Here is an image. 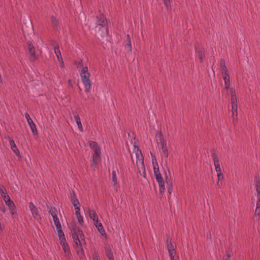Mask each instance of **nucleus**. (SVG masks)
Segmentation results:
<instances>
[{
    "mask_svg": "<svg viewBox=\"0 0 260 260\" xmlns=\"http://www.w3.org/2000/svg\"><path fill=\"white\" fill-rule=\"evenodd\" d=\"M54 52L56 54V56L57 58L58 61L60 64V67L61 68H63L64 64H63V59L61 57V53H60V51L59 50L58 47H55L54 48Z\"/></svg>",
    "mask_w": 260,
    "mask_h": 260,
    "instance_id": "14",
    "label": "nucleus"
},
{
    "mask_svg": "<svg viewBox=\"0 0 260 260\" xmlns=\"http://www.w3.org/2000/svg\"><path fill=\"white\" fill-rule=\"evenodd\" d=\"M0 193L1 194V197L4 199V197H8L9 195L7 194L6 190L3 187H1L0 188Z\"/></svg>",
    "mask_w": 260,
    "mask_h": 260,
    "instance_id": "26",
    "label": "nucleus"
},
{
    "mask_svg": "<svg viewBox=\"0 0 260 260\" xmlns=\"http://www.w3.org/2000/svg\"><path fill=\"white\" fill-rule=\"evenodd\" d=\"M49 213L53 218V220L56 229H58L61 228V224L60 223L59 220L57 216V212L56 210L54 208H51L49 211Z\"/></svg>",
    "mask_w": 260,
    "mask_h": 260,
    "instance_id": "9",
    "label": "nucleus"
},
{
    "mask_svg": "<svg viewBox=\"0 0 260 260\" xmlns=\"http://www.w3.org/2000/svg\"><path fill=\"white\" fill-rule=\"evenodd\" d=\"M71 200H72V202H73V201H75V200H78L75 195L73 194H71Z\"/></svg>",
    "mask_w": 260,
    "mask_h": 260,
    "instance_id": "40",
    "label": "nucleus"
},
{
    "mask_svg": "<svg viewBox=\"0 0 260 260\" xmlns=\"http://www.w3.org/2000/svg\"><path fill=\"white\" fill-rule=\"evenodd\" d=\"M72 203L75 208H76V207H80L79 202L78 200H75Z\"/></svg>",
    "mask_w": 260,
    "mask_h": 260,
    "instance_id": "36",
    "label": "nucleus"
},
{
    "mask_svg": "<svg viewBox=\"0 0 260 260\" xmlns=\"http://www.w3.org/2000/svg\"><path fill=\"white\" fill-rule=\"evenodd\" d=\"M218 180L219 181L221 179V178H222V175L218 173Z\"/></svg>",
    "mask_w": 260,
    "mask_h": 260,
    "instance_id": "42",
    "label": "nucleus"
},
{
    "mask_svg": "<svg viewBox=\"0 0 260 260\" xmlns=\"http://www.w3.org/2000/svg\"><path fill=\"white\" fill-rule=\"evenodd\" d=\"M89 146L93 151L91 158V167L94 169L101 161V149L98 144L94 141H89Z\"/></svg>",
    "mask_w": 260,
    "mask_h": 260,
    "instance_id": "2",
    "label": "nucleus"
},
{
    "mask_svg": "<svg viewBox=\"0 0 260 260\" xmlns=\"http://www.w3.org/2000/svg\"><path fill=\"white\" fill-rule=\"evenodd\" d=\"M93 260H100V258L98 255V254L95 253L93 256Z\"/></svg>",
    "mask_w": 260,
    "mask_h": 260,
    "instance_id": "37",
    "label": "nucleus"
},
{
    "mask_svg": "<svg viewBox=\"0 0 260 260\" xmlns=\"http://www.w3.org/2000/svg\"><path fill=\"white\" fill-rule=\"evenodd\" d=\"M112 183L114 189L117 190L119 188V185L117 184L116 172L115 171H113L112 173Z\"/></svg>",
    "mask_w": 260,
    "mask_h": 260,
    "instance_id": "16",
    "label": "nucleus"
},
{
    "mask_svg": "<svg viewBox=\"0 0 260 260\" xmlns=\"http://www.w3.org/2000/svg\"><path fill=\"white\" fill-rule=\"evenodd\" d=\"M9 144L11 147V150L17 156H20V152L18 149L17 148V146L13 140L10 139L9 140Z\"/></svg>",
    "mask_w": 260,
    "mask_h": 260,
    "instance_id": "15",
    "label": "nucleus"
},
{
    "mask_svg": "<svg viewBox=\"0 0 260 260\" xmlns=\"http://www.w3.org/2000/svg\"><path fill=\"white\" fill-rule=\"evenodd\" d=\"M25 117L26 119L27 122L31 130L32 134L34 135H37L38 134V131L35 124L34 123L33 121L32 120L28 113L25 114Z\"/></svg>",
    "mask_w": 260,
    "mask_h": 260,
    "instance_id": "11",
    "label": "nucleus"
},
{
    "mask_svg": "<svg viewBox=\"0 0 260 260\" xmlns=\"http://www.w3.org/2000/svg\"><path fill=\"white\" fill-rule=\"evenodd\" d=\"M3 227L1 224V222H0V233L3 231Z\"/></svg>",
    "mask_w": 260,
    "mask_h": 260,
    "instance_id": "43",
    "label": "nucleus"
},
{
    "mask_svg": "<svg viewBox=\"0 0 260 260\" xmlns=\"http://www.w3.org/2000/svg\"><path fill=\"white\" fill-rule=\"evenodd\" d=\"M90 76L87 67H83L80 72V77L84 84L85 91L87 93L90 92L91 88Z\"/></svg>",
    "mask_w": 260,
    "mask_h": 260,
    "instance_id": "5",
    "label": "nucleus"
},
{
    "mask_svg": "<svg viewBox=\"0 0 260 260\" xmlns=\"http://www.w3.org/2000/svg\"><path fill=\"white\" fill-rule=\"evenodd\" d=\"M75 119L76 120V122L78 125V127L79 129L81 132H82L83 131V127L82 126V124H81V122L80 118L79 116L78 115H75Z\"/></svg>",
    "mask_w": 260,
    "mask_h": 260,
    "instance_id": "24",
    "label": "nucleus"
},
{
    "mask_svg": "<svg viewBox=\"0 0 260 260\" xmlns=\"http://www.w3.org/2000/svg\"><path fill=\"white\" fill-rule=\"evenodd\" d=\"M6 205L8 207L9 211L12 215H13L15 214H16V206L12 201H11L9 203H8V204H7Z\"/></svg>",
    "mask_w": 260,
    "mask_h": 260,
    "instance_id": "19",
    "label": "nucleus"
},
{
    "mask_svg": "<svg viewBox=\"0 0 260 260\" xmlns=\"http://www.w3.org/2000/svg\"><path fill=\"white\" fill-rule=\"evenodd\" d=\"M56 230H57V234H58L59 239L60 238H64V233L61 230V228H60L58 229H56Z\"/></svg>",
    "mask_w": 260,
    "mask_h": 260,
    "instance_id": "28",
    "label": "nucleus"
},
{
    "mask_svg": "<svg viewBox=\"0 0 260 260\" xmlns=\"http://www.w3.org/2000/svg\"><path fill=\"white\" fill-rule=\"evenodd\" d=\"M200 59H201V61H202L203 60V56L202 53L201 54Z\"/></svg>",
    "mask_w": 260,
    "mask_h": 260,
    "instance_id": "44",
    "label": "nucleus"
},
{
    "mask_svg": "<svg viewBox=\"0 0 260 260\" xmlns=\"http://www.w3.org/2000/svg\"><path fill=\"white\" fill-rule=\"evenodd\" d=\"M167 189H168V192L170 194H171V192H172V184H171V182H167Z\"/></svg>",
    "mask_w": 260,
    "mask_h": 260,
    "instance_id": "31",
    "label": "nucleus"
},
{
    "mask_svg": "<svg viewBox=\"0 0 260 260\" xmlns=\"http://www.w3.org/2000/svg\"><path fill=\"white\" fill-rule=\"evenodd\" d=\"M164 5L166 6V9L169 10L171 8V0H163Z\"/></svg>",
    "mask_w": 260,
    "mask_h": 260,
    "instance_id": "25",
    "label": "nucleus"
},
{
    "mask_svg": "<svg viewBox=\"0 0 260 260\" xmlns=\"http://www.w3.org/2000/svg\"><path fill=\"white\" fill-rule=\"evenodd\" d=\"M217 185H218V187H220V184L219 182L217 183Z\"/></svg>",
    "mask_w": 260,
    "mask_h": 260,
    "instance_id": "45",
    "label": "nucleus"
},
{
    "mask_svg": "<svg viewBox=\"0 0 260 260\" xmlns=\"http://www.w3.org/2000/svg\"><path fill=\"white\" fill-rule=\"evenodd\" d=\"M0 210L3 212V213H5L6 211V208L4 207V206H1V208H0Z\"/></svg>",
    "mask_w": 260,
    "mask_h": 260,
    "instance_id": "41",
    "label": "nucleus"
},
{
    "mask_svg": "<svg viewBox=\"0 0 260 260\" xmlns=\"http://www.w3.org/2000/svg\"><path fill=\"white\" fill-rule=\"evenodd\" d=\"M97 25L95 26V31L102 38H104L108 34V29L106 25V19L104 16H100L98 18Z\"/></svg>",
    "mask_w": 260,
    "mask_h": 260,
    "instance_id": "4",
    "label": "nucleus"
},
{
    "mask_svg": "<svg viewBox=\"0 0 260 260\" xmlns=\"http://www.w3.org/2000/svg\"><path fill=\"white\" fill-rule=\"evenodd\" d=\"M71 233L77 252L82 256L83 255V246L85 244L84 235L82 231L77 228H73Z\"/></svg>",
    "mask_w": 260,
    "mask_h": 260,
    "instance_id": "1",
    "label": "nucleus"
},
{
    "mask_svg": "<svg viewBox=\"0 0 260 260\" xmlns=\"http://www.w3.org/2000/svg\"><path fill=\"white\" fill-rule=\"evenodd\" d=\"M133 152L135 153L136 158V166L139 174L144 177L146 176L145 169L144 165L143 157L141 151L136 146H134Z\"/></svg>",
    "mask_w": 260,
    "mask_h": 260,
    "instance_id": "3",
    "label": "nucleus"
},
{
    "mask_svg": "<svg viewBox=\"0 0 260 260\" xmlns=\"http://www.w3.org/2000/svg\"><path fill=\"white\" fill-rule=\"evenodd\" d=\"M75 209V215L76 216L80 215V207H76Z\"/></svg>",
    "mask_w": 260,
    "mask_h": 260,
    "instance_id": "33",
    "label": "nucleus"
},
{
    "mask_svg": "<svg viewBox=\"0 0 260 260\" xmlns=\"http://www.w3.org/2000/svg\"><path fill=\"white\" fill-rule=\"evenodd\" d=\"M59 239L60 244L61 245V246H63L64 245L67 244V243L66 242V240L65 237H64V238H60Z\"/></svg>",
    "mask_w": 260,
    "mask_h": 260,
    "instance_id": "30",
    "label": "nucleus"
},
{
    "mask_svg": "<svg viewBox=\"0 0 260 260\" xmlns=\"http://www.w3.org/2000/svg\"><path fill=\"white\" fill-rule=\"evenodd\" d=\"M3 200L5 202L6 205L12 201L9 196L8 197H4Z\"/></svg>",
    "mask_w": 260,
    "mask_h": 260,
    "instance_id": "32",
    "label": "nucleus"
},
{
    "mask_svg": "<svg viewBox=\"0 0 260 260\" xmlns=\"http://www.w3.org/2000/svg\"><path fill=\"white\" fill-rule=\"evenodd\" d=\"M231 96L232 111L233 113V122L237 123L238 121V102L236 95L235 90L233 88L230 89Z\"/></svg>",
    "mask_w": 260,
    "mask_h": 260,
    "instance_id": "7",
    "label": "nucleus"
},
{
    "mask_svg": "<svg viewBox=\"0 0 260 260\" xmlns=\"http://www.w3.org/2000/svg\"><path fill=\"white\" fill-rule=\"evenodd\" d=\"M108 257L109 258V260H114L113 255L111 253L108 254Z\"/></svg>",
    "mask_w": 260,
    "mask_h": 260,
    "instance_id": "39",
    "label": "nucleus"
},
{
    "mask_svg": "<svg viewBox=\"0 0 260 260\" xmlns=\"http://www.w3.org/2000/svg\"><path fill=\"white\" fill-rule=\"evenodd\" d=\"M62 247L64 253V256L68 258L71 253L69 246L68 244H66L62 246Z\"/></svg>",
    "mask_w": 260,
    "mask_h": 260,
    "instance_id": "23",
    "label": "nucleus"
},
{
    "mask_svg": "<svg viewBox=\"0 0 260 260\" xmlns=\"http://www.w3.org/2000/svg\"><path fill=\"white\" fill-rule=\"evenodd\" d=\"M28 50L29 51L30 56L34 58H35V49L30 42H28L27 44Z\"/></svg>",
    "mask_w": 260,
    "mask_h": 260,
    "instance_id": "22",
    "label": "nucleus"
},
{
    "mask_svg": "<svg viewBox=\"0 0 260 260\" xmlns=\"http://www.w3.org/2000/svg\"><path fill=\"white\" fill-rule=\"evenodd\" d=\"M152 165L155 178L159 184V191L160 193H162L165 190V187L163 179L159 173L158 165L155 158L152 159Z\"/></svg>",
    "mask_w": 260,
    "mask_h": 260,
    "instance_id": "6",
    "label": "nucleus"
},
{
    "mask_svg": "<svg viewBox=\"0 0 260 260\" xmlns=\"http://www.w3.org/2000/svg\"><path fill=\"white\" fill-rule=\"evenodd\" d=\"M28 208L31 211L33 217L36 220H39L41 218L40 215L39 213L38 209L32 203L30 202L29 203Z\"/></svg>",
    "mask_w": 260,
    "mask_h": 260,
    "instance_id": "10",
    "label": "nucleus"
},
{
    "mask_svg": "<svg viewBox=\"0 0 260 260\" xmlns=\"http://www.w3.org/2000/svg\"><path fill=\"white\" fill-rule=\"evenodd\" d=\"M170 257L171 260H179L178 255H176L174 256H172V255H171V257Z\"/></svg>",
    "mask_w": 260,
    "mask_h": 260,
    "instance_id": "38",
    "label": "nucleus"
},
{
    "mask_svg": "<svg viewBox=\"0 0 260 260\" xmlns=\"http://www.w3.org/2000/svg\"><path fill=\"white\" fill-rule=\"evenodd\" d=\"M162 153H163L164 156L166 158H167L168 157V155H169L168 154V148L163 149V150H162Z\"/></svg>",
    "mask_w": 260,
    "mask_h": 260,
    "instance_id": "34",
    "label": "nucleus"
},
{
    "mask_svg": "<svg viewBox=\"0 0 260 260\" xmlns=\"http://www.w3.org/2000/svg\"><path fill=\"white\" fill-rule=\"evenodd\" d=\"M156 137L157 141H159L160 144L161 149L163 150L167 149V143L166 141L164 140L161 134L160 133H157L156 134Z\"/></svg>",
    "mask_w": 260,
    "mask_h": 260,
    "instance_id": "13",
    "label": "nucleus"
},
{
    "mask_svg": "<svg viewBox=\"0 0 260 260\" xmlns=\"http://www.w3.org/2000/svg\"><path fill=\"white\" fill-rule=\"evenodd\" d=\"M167 249L170 257H171V255H172V256L177 255L176 253V250L174 246L171 241L168 244Z\"/></svg>",
    "mask_w": 260,
    "mask_h": 260,
    "instance_id": "17",
    "label": "nucleus"
},
{
    "mask_svg": "<svg viewBox=\"0 0 260 260\" xmlns=\"http://www.w3.org/2000/svg\"><path fill=\"white\" fill-rule=\"evenodd\" d=\"M51 22L53 26H57L58 25V21L54 17L52 16L51 18Z\"/></svg>",
    "mask_w": 260,
    "mask_h": 260,
    "instance_id": "29",
    "label": "nucleus"
},
{
    "mask_svg": "<svg viewBox=\"0 0 260 260\" xmlns=\"http://www.w3.org/2000/svg\"><path fill=\"white\" fill-rule=\"evenodd\" d=\"M125 48L127 51L131 52V51H132L131 42L130 37L128 35H127L126 36V43L125 45Z\"/></svg>",
    "mask_w": 260,
    "mask_h": 260,
    "instance_id": "21",
    "label": "nucleus"
},
{
    "mask_svg": "<svg viewBox=\"0 0 260 260\" xmlns=\"http://www.w3.org/2000/svg\"><path fill=\"white\" fill-rule=\"evenodd\" d=\"M76 217H77V218L78 219L79 223L81 224H82V223L83 222V217H82V216L80 215H79Z\"/></svg>",
    "mask_w": 260,
    "mask_h": 260,
    "instance_id": "35",
    "label": "nucleus"
},
{
    "mask_svg": "<svg viewBox=\"0 0 260 260\" xmlns=\"http://www.w3.org/2000/svg\"><path fill=\"white\" fill-rule=\"evenodd\" d=\"M93 223L100 234L102 235H104L105 234V231L104 229L102 224L99 220L95 221V222Z\"/></svg>",
    "mask_w": 260,
    "mask_h": 260,
    "instance_id": "18",
    "label": "nucleus"
},
{
    "mask_svg": "<svg viewBox=\"0 0 260 260\" xmlns=\"http://www.w3.org/2000/svg\"><path fill=\"white\" fill-rule=\"evenodd\" d=\"M224 260H226V259H225Z\"/></svg>",
    "mask_w": 260,
    "mask_h": 260,
    "instance_id": "46",
    "label": "nucleus"
},
{
    "mask_svg": "<svg viewBox=\"0 0 260 260\" xmlns=\"http://www.w3.org/2000/svg\"><path fill=\"white\" fill-rule=\"evenodd\" d=\"M88 214L89 217L93 220V222H95V221L98 220V216L96 215L95 211L94 210L89 209Z\"/></svg>",
    "mask_w": 260,
    "mask_h": 260,
    "instance_id": "20",
    "label": "nucleus"
},
{
    "mask_svg": "<svg viewBox=\"0 0 260 260\" xmlns=\"http://www.w3.org/2000/svg\"><path fill=\"white\" fill-rule=\"evenodd\" d=\"M220 66H221V71H222L223 78V79L224 80V82H225V88H228V81H227L226 78H227L228 74H227L226 67L225 66V62L224 60L221 61Z\"/></svg>",
    "mask_w": 260,
    "mask_h": 260,
    "instance_id": "12",
    "label": "nucleus"
},
{
    "mask_svg": "<svg viewBox=\"0 0 260 260\" xmlns=\"http://www.w3.org/2000/svg\"><path fill=\"white\" fill-rule=\"evenodd\" d=\"M255 189L257 193V201L256 203V207L255 209V214L258 216L260 215V183L257 182L255 184Z\"/></svg>",
    "mask_w": 260,
    "mask_h": 260,
    "instance_id": "8",
    "label": "nucleus"
},
{
    "mask_svg": "<svg viewBox=\"0 0 260 260\" xmlns=\"http://www.w3.org/2000/svg\"><path fill=\"white\" fill-rule=\"evenodd\" d=\"M214 165L215 167L216 170L217 172L220 171V168L219 165V162L218 160H216L214 159Z\"/></svg>",
    "mask_w": 260,
    "mask_h": 260,
    "instance_id": "27",
    "label": "nucleus"
}]
</instances>
